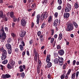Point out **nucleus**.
<instances>
[{
  "mask_svg": "<svg viewBox=\"0 0 79 79\" xmlns=\"http://www.w3.org/2000/svg\"><path fill=\"white\" fill-rule=\"evenodd\" d=\"M61 6H59L58 7H57V9L59 10H61Z\"/></svg>",
  "mask_w": 79,
  "mask_h": 79,
  "instance_id": "59",
  "label": "nucleus"
},
{
  "mask_svg": "<svg viewBox=\"0 0 79 79\" xmlns=\"http://www.w3.org/2000/svg\"><path fill=\"white\" fill-rule=\"evenodd\" d=\"M64 18H68L69 17V13L66 12L64 14Z\"/></svg>",
  "mask_w": 79,
  "mask_h": 79,
  "instance_id": "11",
  "label": "nucleus"
},
{
  "mask_svg": "<svg viewBox=\"0 0 79 79\" xmlns=\"http://www.w3.org/2000/svg\"><path fill=\"white\" fill-rule=\"evenodd\" d=\"M0 67L1 68L2 70V71H3V69H4V68H5L4 66L2 65V64H1L0 65Z\"/></svg>",
  "mask_w": 79,
  "mask_h": 79,
  "instance_id": "39",
  "label": "nucleus"
},
{
  "mask_svg": "<svg viewBox=\"0 0 79 79\" xmlns=\"http://www.w3.org/2000/svg\"><path fill=\"white\" fill-rule=\"evenodd\" d=\"M58 2L59 5H61L62 3V1L61 0H58Z\"/></svg>",
  "mask_w": 79,
  "mask_h": 79,
  "instance_id": "51",
  "label": "nucleus"
},
{
  "mask_svg": "<svg viewBox=\"0 0 79 79\" xmlns=\"http://www.w3.org/2000/svg\"><path fill=\"white\" fill-rule=\"evenodd\" d=\"M7 43L10 44L11 42V38H9L7 41Z\"/></svg>",
  "mask_w": 79,
  "mask_h": 79,
  "instance_id": "33",
  "label": "nucleus"
},
{
  "mask_svg": "<svg viewBox=\"0 0 79 79\" xmlns=\"http://www.w3.org/2000/svg\"><path fill=\"white\" fill-rule=\"evenodd\" d=\"M58 12H56L54 14V16L55 18H58Z\"/></svg>",
  "mask_w": 79,
  "mask_h": 79,
  "instance_id": "34",
  "label": "nucleus"
},
{
  "mask_svg": "<svg viewBox=\"0 0 79 79\" xmlns=\"http://www.w3.org/2000/svg\"><path fill=\"white\" fill-rule=\"evenodd\" d=\"M17 21V18L16 17H14L13 19V21L14 22H16Z\"/></svg>",
  "mask_w": 79,
  "mask_h": 79,
  "instance_id": "53",
  "label": "nucleus"
},
{
  "mask_svg": "<svg viewBox=\"0 0 79 79\" xmlns=\"http://www.w3.org/2000/svg\"><path fill=\"white\" fill-rule=\"evenodd\" d=\"M12 49H8V53L9 54H11V53L12 52Z\"/></svg>",
  "mask_w": 79,
  "mask_h": 79,
  "instance_id": "31",
  "label": "nucleus"
},
{
  "mask_svg": "<svg viewBox=\"0 0 79 79\" xmlns=\"http://www.w3.org/2000/svg\"><path fill=\"white\" fill-rule=\"evenodd\" d=\"M19 51V49H18L15 48V52H16V53H18Z\"/></svg>",
  "mask_w": 79,
  "mask_h": 79,
  "instance_id": "55",
  "label": "nucleus"
},
{
  "mask_svg": "<svg viewBox=\"0 0 79 79\" xmlns=\"http://www.w3.org/2000/svg\"><path fill=\"white\" fill-rule=\"evenodd\" d=\"M61 48L60 45H58L57 46V49L58 50H60V49H61Z\"/></svg>",
  "mask_w": 79,
  "mask_h": 79,
  "instance_id": "48",
  "label": "nucleus"
},
{
  "mask_svg": "<svg viewBox=\"0 0 79 79\" xmlns=\"http://www.w3.org/2000/svg\"><path fill=\"white\" fill-rule=\"evenodd\" d=\"M58 53L60 56H63L64 53V51L63 49H61L58 52Z\"/></svg>",
  "mask_w": 79,
  "mask_h": 79,
  "instance_id": "8",
  "label": "nucleus"
},
{
  "mask_svg": "<svg viewBox=\"0 0 79 79\" xmlns=\"http://www.w3.org/2000/svg\"><path fill=\"white\" fill-rule=\"evenodd\" d=\"M25 54H26V51H23L22 52V56L23 57H24L25 56Z\"/></svg>",
  "mask_w": 79,
  "mask_h": 79,
  "instance_id": "52",
  "label": "nucleus"
},
{
  "mask_svg": "<svg viewBox=\"0 0 79 79\" xmlns=\"http://www.w3.org/2000/svg\"><path fill=\"white\" fill-rule=\"evenodd\" d=\"M52 66V63L51 62H48L47 65V68H50Z\"/></svg>",
  "mask_w": 79,
  "mask_h": 79,
  "instance_id": "18",
  "label": "nucleus"
},
{
  "mask_svg": "<svg viewBox=\"0 0 79 79\" xmlns=\"http://www.w3.org/2000/svg\"><path fill=\"white\" fill-rule=\"evenodd\" d=\"M58 57L59 58L58 61L59 63V64L60 66H62L63 64V58L62 57L60 58V56H58Z\"/></svg>",
  "mask_w": 79,
  "mask_h": 79,
  "instance_id": "5",
  "label": "nucleus"
},
{
  "mask_svg": "<svg viewBox=\"0 0 79 79\" xmlns=\"http://www.w3.org/2000/svg\"><path fill=\"white\" fill-rule=\"evenodd\" d=\"M9 14L11 18H13L14 17V14L13 12L11 11L10 12H8L7 13V14Z\"/></svg>",
  "mask_w": 79,
  "mask_h": 79,
  "instance_id": "12",
  "label": "nucleus"
},
{
  "mask_svg": "<svg viewBox=\"0 0 79 79\" xmlns=\"http://www.w3.org/2000/svg\"><path fill=\"white\" fill-rule=\"evenodd\" d=\"M67 7L71 10V5L69 3H67Z\"/></svg>",
  "mask_w": 79,
  "mask_h": 79,
  "instance_id": "28",
  "label": "nucleus"
},
{
  "mask_svg": "<svg viewBox=\"0 0 79 79\" xmlns=\"http://www.w3.org/2000/svg\"><path fill=\"white\" fill-rule=\"evenodd\" d=\"M9 63L10 65L12 66V67H13V66H15V65L16 64V63L15 62V61L13 60L10 61L9 62Z\"/></svg>",
  "mask_w": 79,
  "mask_h": 79,
  "instance_id": "10",
  "label": "nucleus"
},
{
  "mask_svg": "<svg viewBox=\"0 0 79 79\" xmlns=\"http://www.w3.org/2000/svg\"><path fill=\"white\" fill-rule=\"evenodd\" d=\"M18 63L19 64H23V63L22 62V61L21 60H19L18 62Z\"/></svg>",
  "mask_w": 79,
  "mask_h": 79,
  "instance_id": "61",
  "label": "nucleus"
},
{
  "mask_svg": "<svg viewBox=\"0 0 79 79\" xmlns=\"http://www.w3.org/2000/svg\"><path fill=\"white\" fill-rule=\"evenodd\" d=\"M8 8H13V6L12 5L9 6H8Z\"/></svg>",
  "mask_w": 79,
  "mask_h": 79,
  "instance_id": "64",
  "label": "nucleus"
},
{
  "mask_svg": "<svg viewBox=\"0 0 79 79\" xmlns=\"http://www.w3.org/2000/svg\"><path fill=\"white\" fill-rule=\"evenodd\" d=\"M53 20V17L52 16H50L48 18V22L49 23H51Z\"/></svg>",
  "mask_w": 79,
  "mask_h": 79,
  "instance_id": "15",
  "label": "nucleus"
},
{
  "mask_svg": "<svg viewBox=\"0 0 79 79\" xmlns=\"http://www.w3.org/2000/svg\"><path fill=\"white\" fill-rule=\"evenodd\" d=\"M76 60H74L73 61V66H74L75 65V64H76Z\"/></svg>",
  "mask_w": 79,
  "mask_h": 79,
  "instance_id": "56",
  "label": "nucleus"
},
{
  "mask_svg": "<svg viewBox=\"0 0 79 79\" xmlns=\"http://www.w3.org/2000/svg\"><path fill=\"white\" fill-rule=\"evenodd\" d=\"M11 35L13 37H14V38L16 37V35L13 33H11Z\"/></svg>",
  "mask_w": 79,
  "mask_h": 79,
  "instance_id": "36",
  "label": "nucleus"
},
{
  "mask_svg": "<svg viewBox=\"0 0 79 79\" xmlns=\"http://www.w3.org/2000/svg\"><path fill=\"white\" fill-rule=\"evenodd\" d=\"M37 35L38 36H39H39H40V35H41V31H38L37 32Z\"/></svg>",
  "mask_w": 79,
  "mask_h": 79,
  "instance_id": "45",
  "label": "nucleus"
},
{
  "mask_svg": "<svg viewBox=\"0 0 79 79\" xmlns=\"http://www.w3.org/2000/svg\"><path fill=\"white\" fill-rule=\"evenodd\" d=\"M26 31H23L22 32V34L20 35V37H24V36L26 34Z\"/></svg>",
  "mask_w": 79,
  "mask_h": 79,
  "instance_id": "23",
  "label": "nucleus"
},
{
  "mask_svg": "<svg viewBox=\"0 0 79 79\" xmlns=\"http://www.w3.org/2000/svg\"><path fill=\"white\" fill-rule=\"evenodd\" d=\"M74 7H75V8L77 9L79 7V3L77 2H76L74 5Z\"/></svg>",
  "mask_w": 79,
  "mask_h": 79,
  "instance_id": "20",
  "label": "nucleus"
},
{
  "mask_svg": "<svg viewBox=\"0 0 79 79\" xmlns=\"http://www.w3.org/2000/svg\"><path fill=\"white\" fill-rule=\"evenodd\" d=\"M47 0H44V1H42V3L43 4H45V3H47Z\"/></svg>",
  "mask_w": 79,
  "mask_h": 79,
  "instance_id": "54",
  "label": "nucleus"
},
{
  "mask_svg": "<svg viewBox=\"0 0 79 79\" xmlns=\"http://www.w3.org/2000/svg\"><path fill=\"white\" fill-rule=\"evenodd\" d=\"M19 47L20 48V50L21 51H23V45L20 44L19 45Z\"/></svg>",
  "mask_w": 79,
  "mask_h": 79,
  "instance_id": "43",
  "label": "nucleus"
},
{
  "mask_svg": "<svg viewBox=\"0 0 79 79\" xmlns=\"http://www.w3.org/2000/svg\"><path fill=\"white\" fill-rule=\"evenodd\" d=\"M57 23H55L54 22V23H53V26H57Z\"/></svg>",
  "mask_w": 79,
  "mask_h": 79,
  "instance_id": "58",
  "label": "nucleus"
},
{
  "mask_svg": "<svg viewBox=\"0 0 79 79\" xmlns=\"http://www.w3.org/2000/svg\"><path fill=\"white\" fill-rule=\"evenodd\" d=\"M67 63H65L63 65V69H65L66 68V66H67Z\"/></svg>",
  "mask_w": 79,
  "mask_h": 79,
  "instance_id": "29",
  "label": "nucleus"
},
{
  "mask_svg": "<svg viewBox=\"0 0 79 79\" xmlns=\"http://www.w3.org/2000/svg\"><path fill=\"white\" fill-rule=\"evenodd\" d=\"M71 10V9L67 7L65 8V12H69Z\"/></svg>",
  "mask_w": 79,
  "mask_h": 79,
  "instance_id": "21",
  "label": "nucleus"
},
{
  "mask_svg": "<svg viewBox=\"0 0 79 79\" xmlns=\"http://www.w3.org/2000/svg\"><path fill=\"white\" fill-rule=\"evenodd\" d=\"M37 72L38 74L40 73V68L39 67L37 68Z\"/></svg>",
  "mask_w": 79,
  "mask_h": 79,
  "instance_id": "46",
  "label": "nucleus"
},
{
  "mask_svg": "<svg viewBox=\"0 0 79 79\" xmlns=\"http://www.w3.org/2000/svg\"><path fill=\"white\" fill-rule=\"evenodd\" d=\"M1 77L2 79H6V74L2 75Z\"/></svg>",
  "mask_w": 79,
  "mask_h": 79,
  "instance_id": "42",
  "label": "nucleus"
},
{
  "mask_svg": "<svg viewBox=\"0 0 79 79\" xmlns=\"http://www.w3.org/2000/svg\"><path fill=\"white\" fill-rule=\"evenodd\" d=\"M38 66L40 68V67H41V66H42V62H41V61H40V60H38Z\"/></svg>",
  "mask_w": 79,
  "mask_h": 79,
  "instance_id": "22",
  "label": "nucleus"
},
{
  "mask_svg": "<svg viewBox=\"0 0 79 79\" xmlns=\"http://www.w3.org/2000/svg\"><path fill=\"white\" fill-rule=\"evenodd\" d=\"M35 3H33L32 4V5L31 6V8H35Z\"/></svg>",
  "mask_w": 79,
  "mask_h": 79,
  "instance_id": "47",
  "label": "nucleus"
},
{
  "mask_svg": "<svg viewBox=\"0 0 79 79\" xmlns=\"http://www.w3.org/2000/svg\"><path fill=\"white\" fill-rule=\"evenodd\" d=\"M2 55H5L6 56L7 55V52L6 50H4L2 51Z\"/></svg>",
  "mask_w": 79,
  "mask_h": 79,
  "instance_id": "25",
  "label": "nucleus"
},
{
  "mask_svg": "<svg viewBox=\"0 0 79 79\" xmlns=\"http://www.w3.org/2000/svg\"><path fill=\"white\" fill-rule=\"evenodd\" d=\"M4 28L2 27L1 29V32L2 33V40L4 41L6 38V35L5 31H4Z\"/></svg>",
  "mask_w": 79,
  "mask_h": 79,
  "instance_id": "1",
  "label": "nucleus"
},
{
  "mask_svg": "<svg viewBox=\"0 0 79 79\" xmlns=\"http://www.w3.org/2000/svg\"><path fill=\"white\" fill-rule=\"evenodd\" d=\"M37 19L36 22L37 24H39V20H40V15L39 14L36 16Z\"/></svg>",
  "mask_w": 79,
  "mask_h": 79,
  "instance_id": "9",
  "label": "nucleus"
},
{
  "mask_svg": "<svg viewBox=\"0 0 79 79\" xmlns=\"http://www.w3.org/2000/svg\"><path fill=\"white\" fill-rule=\"evenodd\" d=\"M65 77V75L64 74H63L61 76L60 78L61 79H64V77Z\"/></svg>",
  "mask_w": 79,
  "mask_h": 79,
  "instance_id": "38",
  "label": "nucleus"
},
{
  "mask_svg": "<svg viewBox=\"0 0 79 79\" xmlns=\"http://www.w3.org/2000/svg\"><path fill=\"white\" fill-rule=\"evenodd\" d=\"M62 38H63V35L61 33H60L59 35L58 40H61L62 39Z\"/></svg>",
  "mask_w": 79,
  "mask_h": 79,
  "instance_id": "16",
  "label": "nucleus"
},
{
  "mask_svg": "<svg viewBox=\"0 0 79 79\" xmlns=\"http://www.w3.org/2000/svg\"><path fill=\"white\" fill-rule=\"evenodd\" d=\"M6 48L7 49H12V48L11 47V45L9 44H7L6 45Z\"/></svg>",
  "mask_w": 79,
  "mask_h": 79,
  "instance_id": "14",
  "label": "nucleus"
},
{
  "mask_svg": "<svg viewBox=\"0 0 79 79\" xmlns=\"http://www.w3.org/2000/svg\"><path fill=\"white\" fill-rule=\"evenodd\" d=\"M6 79L7 78H9L11 77V75H9V74H6Z\"/></svg>",
  "mask_w": 79,
  "mask_h": 79,
  "instance_id": "41",
  "label": "nucleus"
},
{
  "mask_svg": "<svg viewBox=\"0 0 79 79\" xmlns=\"http://www.w3.org/2000/svg\"><path fill=\"white\" fill-rule=\"evenodd\" d=\"M7 68L8 69H12L13 67L10 64H8L7 65Z\"/></svg>",
  "mask_w": 79,
  "mask_h": 79,
  "instance_id": "17",
  "label": "nucleus"
},
{
  "mask_svg": "<svg viewBox=\"0 0 79 79\" xmlns=\"http://www.w3.org/2000/svg\"><path fill=\"white\" fill-rule=\"evenodd\" d=\"M50 56L48 55L47 56L46 60V63H49L50 61Z\"/></svg>",
  "mask_w": 79,
  "mask_h": 79,
  "instance_id": "13",
  "label": "nucleus"
},
{
  "mask_svg": "<svg viewBox=\"0 0 79 79\" xmlns=\"http://www.w3.org/2000/svg\"><path fill=\"white\" fill-rule=\"evenodd\" d=\"M6 58V56L5 55H2V60H4Z\"/></svg>",
  "mask_w": 79,
  "mask_h": 79,
  "instance_id": "32",
  "label": "nucleus"
},
{
  "mask_svg": "<svg viewBox=\"0 0 79 79\" xmlns=\"http://www.w3.org/2000/svg\"><path fill=\"white\" fill-rule=\"evenodd\" d=\"M71 69H69L67 73L65 74V78L66 79H68L69 76V74L70 73H71Z\"/></svg>",
  "mask_w": 79,
  "mask_h": 79,
  "instance_id": "6",
  "label": "nucleus"
},
{
  "mask_svg": "<svg viewBox=\"0 0 79 79\" xmlns=\"http://www.w3.org/2000/svg\"><path fill=\"white\" fill-rule=\"evenodd\" d=\"M54 34V30L52 29L51 30V35H53Z\"/></svg>",
  "mask_w": 79,
  "mask_h": 79,
  "instance_id": "49",
  "label": "nucleus"
},
{
  "mask_svg": "<svg viewBox=\"0 0 79 79\" xmlns=\"http://www.w3.org/2000/svg\"><path fill=\"white\" fill-rule=\"evenodd\" d=\"M55 40V39L54 38H52L51 40V44H52L53 42Z\"/></svg>",
  "mask_w": 79,
  "mask_h": 79,
  "instance_id": "44",
  "label": "nucleus"
},
{
  "mask_svg": "<svg viewBox=\"0 0 79 79\" xmlns=\"http://www.w3.org/2000/svg\"><path fill=\"white\" fill-rule=\"evenodd\" d=\"M33 40H30L29 41V44H30V45H32V44H33Z\"/></svg>",
  "mask_w": 79,
  "mask_h": 79,
  "instance_id": "40",
  "label": "nucleus"
},
{
  "mask_svg": "<svg viewBox=\"0 0 79 79\" xmlns=\"http://www.w3.org/2000/svg\"><path fill=\"white\" fill-rule=\"evenodd\" d=\"M8 63V60H4V61H3L2 62V63L3 64H6Z\"/></svg>",
  "mask_w": 79,
  "mask_h": 79,
  "instance_id": "35",
  "label": "nucleus"
},
{
  "mask_svg": "<svg viewBox=\"0 0 79 79\" xmlns=\"http://www.w3.org/2000/svg\"><path fill=\"white\" fill-rule=\"evenodd\" d=\"M79 75V72H77L76 73V77H78V75Z\"/></svg>",
  "mask_w": 79,
  "mask_h": 79,
  "instance_id": "62",
  "label": "nucleus"
},
{
  "mask_svg": "<svg viewBox=\"0 0 79 79\" xmlns=\"http://www.w3.org/2000/svg\"><path fill=\"white\" fill-rule=\"evenodd\" d=\"M58 59L57 58L55 59L54 60V63L56 64H58Z\"/></svg>",
  "mask_w": 79,
  "mask_h": 79,
  "instance_id": "27",
  "label": "nucleus"
},
{
  "mask_svg": "<svg viewBox=\"0 0 79 79\" xmlns=\"http://www.w3.org/2000/svg\"><path fill=\"white\" fill-rule=\"evenodd\" d=\"M40 39L41 41V42H42L43 43L44 41V38L43 37V35H41L40 36Z\"/></svg>",
  "mask_w": 79,
  "mask_h": 79,
  "instance_id": "19",
  "label": "nucleus"
},
{
  "mask_svg": "<svg viewBox=\"0 0 79 79\" xmlns=\"http://www.w3.org/2000/svg\"><path fill=\"white\" fill-rule=\"evenodd\" d=\"M27 21L25 19H22L21 21V24L22 26L24 27L26 26Z\"/></svg>",
  "mask_w": 79,
  "mask_h": 79,
  "instance_id": "4",
  "label": "nucleus"
},
{
  "mask_svg": "<svg viewBox=\"0 0 79 79\" xmlns=\"http://www.w3.org/2000/svg\"><path fill=\"white\" fill-rule=\"evenodd\" d=\"M54 23H56L57 24H58V19H56V20H55L54 22Z\"/></svg>",
  "mask_w": 79,
  "mask_h": 79,
  "instance_id": "57",
  "label": "nucleus"
},
{
  "mask_svg": "<svg viewBox=\"0 0 79 79\" xmlns=\"http://www.w3.org/2000/svg\"><path fill=\"white\" fill-rule=\"evenodd\" d=\"M48 16V14L46 12H44L41 15V20L44 21V19H47Z\"/></svg>",
  "mask_w": 79,
  "mask_h": 79,
  "instance_id": "2",
  "label": "nucleus"
},
{
  "mask_svg": "<svg viewBox=\"0 0 79 79\" xmlns=\"http://www.w3.org/2000/svg\"><path fill=\"white\" fill-rule=\"evenodd\" d=\"M76 77V73H74L72 74L71 76V79H75V77Z\"/></svg>",
  "mask_w": 79,
  "mask_h": 79,
  "instance_id": "26",
  "label": "nucleus"
},
{
  "mask_svg": "<svg viewBox=\"0 0 79 79\" xmlns=\"http://www.w3.org/2000/svg\"><path fill=\"white\" fill-rule=\"evenodd\" d=\"M21 77H22L23 78H24L25 76V75L24 74V73H22L21 74Z\"/></svg>",
  "mask_w": 79,
  "mask_h": 79,
  "instance_id": "37",
  "label": "nucleus"
},
{
  "mask_svg": "<svg viewBox=\"0 0 79 79\" xmlns=\"http://www.w3.org/2000/svg\"><path fill=\"white\" fill-rule=\"evenodd\" d=\"M45 26V23H43L41 26V29H43Z\"/></svg>",
  "mask_w": 79,
  "mask_h": 79,
  "instance_id": "50",
  "label": "nucleus"
},
{
  "mask_svg": "<svg viewBox=\"0 0 79 79\" xmlns=\"http://www.w3.org/2000/svg\"><path fill=\"white\" fill-rule=\"evenodd\" d=\"M20 69V72H23L24 71L23 69L22 68V65H21L19 67Z\"/></svg>",
  "mask_w": 79,
  "mask_h": 79,
  "instance_id": "30",
  "label": "nucleus"
},
{
  "mask_svg": "<svg viewBox=\"0 0 79 79\" xmlns=\"http://www.w3.org/2000/svg\"><path fill=\"white\" fill-rule=\"evenodd\" d=\"M35 15V11H34V13L32 14V16H34Z\"/></svg>",
  "mask_w": 79,
  "mask_h": 79,
  "instance_id": "63",
  "label": "nucleus"
},
{
  "mask_svg": "<svg viewBox=\"0 0 79 79\" xmlns=\"http://www.w3.org/2000/svg\"><path fill=\"white\" fill-rule=\"evenodd\" d=\"M73 24L75 28H77V27H78V25H77V24L76 23V22H73Z\"/></svg>",
  "mask_w": 79,
  "mask_h": 79,
  "instance_id": "24",
  "label": "nucleus"
},
{
  "mask_svg": "<svg viewBox=\"0 0 79 79\" xmlns=\"http://www.w3.org/2000/svg\"><path fill=\"white\" fill-rule=\"evenodd\" d=\"M74 26L72 23H70L67 25V28L66 29L67 31H71L74 29Z\"/></svg>",
  "mask_w": 79,
  "mask_h": 79,
  "instance_id": "3",
  "label": "nucleus"
},
{
  "mask_svg": "<svg viewBox=\"0 0 79 79\" xmlns=\"http://www.w3.org/2000/svg\"><path fill=\"white\" fill-rule=\"evenodd\" d=\"M3 47H2L1 48H0V51L1 52H3L4 50L3 49Z\"/></svg>",
  "mask_w": 79,
  "mask_h": 79,
  "instance_id": "60",
  "label": "nucleus"
},
{
  "mask_svg": "<svg viewBox=\"0 0 79 79\" xmlns=\"http://www.w3.org/2000/svg\"><path fill=\"white\" fill-rule=\"evenodd\" d=\"M0 17L1 18H5L6 17V15H3V13L2 10H0Z\"/></svg>",
  "mask_w": 79,
  "mask_h": 79,
  "instance_id": "7",
  "label": "nucleus"
}]
</instances>
